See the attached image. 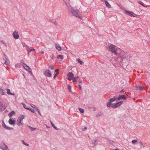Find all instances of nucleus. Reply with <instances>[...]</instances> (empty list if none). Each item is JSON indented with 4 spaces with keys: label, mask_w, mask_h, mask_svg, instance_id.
Masks as SVG:
<instances>
[{
    "label": "nucleus",
    "mask_w": 150,
    "mask_h": 150,
    "mask_svg": "<svg viewBox=\"0 0 150 150\" xmlns=\"http://www.w3.org/2000/svg\"><path fill=\"white\" fill-rule=\"evenodd\" d=\"M130 53L128 52L126 53L121 56V61L122 63H125L126 64L128 63L130 57Z\"/></svg>",
    "instance_id": "f257e3e1"
},
{
    "label": "nucleus",
    "mask_w": 150,
    "mask_h": 150,
    "mask_svg": "<svg viewBox=\"0 0 150 150\" xmlns=\"http://www.w3.org/2000/svg\"><path fill=\"white\" fill-rule=\"evenodd\" d=\"M109 50L112 53H114L115 55H116L118 53L117 51L119 50V48L114 45L111 44L109 46Z\"/></svg>",
    "instance_id": "f03ea898"
},
{
    "label": "nucleus",
    "mask_w": 150,
    "mask_h": 150,
    "mask_svg": "<svg viewBox=\"0 0 150 150\" xmlns=\"http://www.w3.org/2000/svg\"><path fill=\"white\" fill-rule=\"evenodd\" d=\"M22 65L24 69L28 71L29 73L32 74V69L29 66L24 62L22 63Z\"/></svg>",
    "instance_id": "7ed1b4c3"
},
{
    "label": "nucleus",
    "mask_w": 150,
    "mask_h": 150,
    "mask_svg": "<svg viewBox=\"0 0 150 150\" xmlns=\"http://www.w3.org/2000/svg\"><path fill=\"white\" fill-rule=\"evenodd\" d=\"M71 12L72 13V15H73L74 16L77 17L81 19L80 16H79L78 14V11L71 9Z\"/></svg>",
    "instance_id": "20e7f679"
},
{
    "label": "nucleus",
    "mask_w": 150,
    "mask_h": 150,
    "mask_svg": "<svg viewBox=\"0 0 150 150\" xmlns=\"http://www.w3.org/2000/svg\"><path fill=\"white\" fill-rule=\"evenodd\" d=\"M43 74L45 76H47L49 77L52 76V74L50 72V70L49 69L44 70Z\"/></svg>",
    "instance_id": "39448f33"
},
{
    "label": "nucleus",
    "mask_w": 150,
    "mask_h": 150,
    "mask_svg": "<svg viewBox=\"0 0 150 150\" xmlns=\"http://www.w3.org/2000/svg\"><path fill=\"white\" fill-rule=\"evenodd\" d=\"M122 103L123 101H121L117 103H113V105L112 106V107L113 108H116L120 106Z\"/></svg>",
    "instance_id": "423d86ee"
},
{
    "label": "nucleus",
    "mask_w": 150,
    "mask_h": 150,
    "mask_svg": "<svg viewBox=\"0 0 150 150\" xmlns=\"http://www.w3.org/2000/svg\"><path fill=\"white\" fill-rule=\"evenodd\" d=\"M2 127L8 130H12L13 129V127H7L5 124V123L4 122V120H3L2 121Z\"/></svg>",
    "instance_id": "0eeeda50"
},
{
    "label": "nucleus",
    "mask_w": 150,
    "mask_h": 150,
    "mask_svg": "<svg viewBox=\"0 0 150 150\" xmlns=\"http://www.w3.org/2000/svg\"><path fill=\"white\" fill-rule=\"evenodd\" d=\"M13 36L14 38L16 39H18L19 37V35L18 32L16 30L14 31L13 34Z\"/></svg>",
    "instance_id": "6e6552de"
},
{
    "label": "nucleus",
    "mask_w": 150,
    "mask_h": 150,
    "mask_svg": "<svg viewBox=\"0 0 150 150\" xmlns=\"http://www.w3.org/2000/svg\"><path fill=\"white\" fill-rule=\"evenodd\" d=\"M0 148L4 150H6L8 147L4 143H0Z\"/></svg>",
    "instance_id": "1a4fd4ad"
},
{
    "label": "nucleus",
    "mask_w": 150,
    "mask_h": 150,
    "mask_svg": "<svg viewBox=\"0 0 150 150\" xmlns=\"http://www.w3.org/2000/svg\"><path fill=\"white\" fill-rule=\"evenodd\" d=\"M125 13L127 14V15L129 16L132 17H135L134 16L133 14H134L132 12H131L125 10Z\"/></svg>",
    "instance_id": "9d476101"
},
{
    "label": "nucleus",
    "mask_w": 150,
    "mask_h": 150,
    "mask_svg": "<svg viewBox=\"0 0 150 150\" xmlns=\"http://www.w3.org/2000/svg\"><path fill=\"white\" fill-rule=\"evenodd\" d=\"M67 76L69 78L68 80L71 81V79L74 78V75L72 72H69L68 73Z\"/></svg>",
    "instance_id": "9b49d317"
},
{
    "label": "nucleus",
    "mask_w": 150,
    "mask_h": 150,
    "mask_svg": "<svg viewBox=\"0 0 150 150\" xmlns=\"http://www.w3.org/2000/svg\"><path fill=\"white\" fill-rule=\"evenodd\" d=\"M122 99L123 100H126L127 99V98L124 95H120L119 97L117 98V101H119L121 99Z\"/></svg>",
    "instance_id": "f8f14e48"
},
{
    "label": "nucleus",
    "mask_w": 150,
    "mask_h": 150,
    "mask_svg": "<svg viewBox=\"0 0 150 150\" xmlns=\"http://www.w3.org/2000/svg\"><path fill=\"white\" fill-rule=\"evenodd\" d=\"M8 122L11 125H13L16 123L15 120H12V118H10Z\"/></svg>",
    "instance_id": "ddd939ff"
},
{
    "label": "nucleus",
    "mask_w": 150,
    "mask_h": 150,
    "mask_svg": "<svg viewBox=\"0 0 150 150\" xmlns=\"http://www.w3.org/2000/svg\"><path fill=\"white\" fill-rule=\"evenodd\" d=\"M105 3V4L106 6L108 8H111V6L108 3V2L106 0H104Z\"/></svg>",
    "instance_id": "4468645a"
},
{
    "label": "nucleus",
    "mask_w": 150,
    "mask_h": 150,
    "mask_svg": "<svg viewBox=\"0 0 150 150\" xmlns=\"http://www.w3.org/2000/svg\"><path fill=\"white\" fill-rule=\"evenodd\" d=\"M135 87L137 89L139 90H142L144 88V87L139 86H135Z\"/></svg>",
    "instance_id": "2eb2a0df"
},
{
    "label": "nucleus",
    "mask_w": 150,
    "mask_h": 150,
    "mask_svg": "<svg viewBox=\"0 0 150 150\" xmlns=\"http://www.w3.org/2000/svg\"><path fill=\"white\" fill-rule=\"evenodd\" d=\"M21 120H20L18 118V119L16 124L19 126H21L23 125L22 123L21 122Z\"/></svg>",
    "instance_id": "dca6fc26"
},
{
    "label": "nucleus",
    "mask_w": 150,
    "mask_h": 150,
    "mask_svg": "<svg viewBox=\"0 0 150 150\" xmlns=\"http://www.w3.org/2000/svg\"><path fill=\"white\" fill-rule=\"evenodd\" d=\"M113 105V104L112 103V102L110 101L109 102H108L106 103V105L107 106L109 107L110 108L111 107H112V106Z\"/></svg>",
    "instance_id": "f3484780"
},
{
    "label": "nucleus",
    "mask_w": 150,
    "mask_h": 150,
    "mask_svg": "<svg viewBox=\"0 0 150 150\" xmlns=\"http://www.w3.org/2000/svg\"><path fill=\"white\" fill-rule=\"evenodd\" d=\"M117 99V97L116 96H114L112 98L110 99L109 100L111 102H113L115 101Z\"/></svg>",
    "instance_id": "a211bd4d"
},
{
    "label": "nucleus",
    "mask_w": 150,
    "mask_h": 150,
    "mask_svg": "<svg viewBox=\"0 0 150 150\" xmlns=\"http://www.w3.org/2000/svg\"><path fill=\"white\" fill-rule=\"evenodd\" d=\"M56 48L57 50L60 51L62 50V48L60 46L58 45H55Z\"/></svg>",
    "instance_id": "6ab92c4d"
},
{
    "label": "nucleus",
    "mask_w": 150,
    "mask_h": 150,
    "mask_svg": "<svg viewBox=\"0 0 150 150\" xmlns=\"http://www.w3.org/2000/svg\"><path fill=\"white\" fill-rule=\"evenodd\" d=\"M138 3L140 4L142 6L144 7H145L146 8H147V6L146 5H144L143 3H142V2L139 1H138Z\"/></svg>",
    "instance_id": "aec40b11"
},
{
    "label": "nucleus",
    "mask_w": 150,
    "mask_h": 150,
    "mask_svg": "<svg viewBox=\"0 0 150 150\" xmlns=\"http://www.w3.org/2000/svg\"><path fill=\"white\" fill-rule=\"evenodd\" d=\"M50 123L52 125V126L56 130H58L59 129H58L55 126V125H54L53 123V122H52L51 121H50Z\"/></svg>",
    "instance_id": "412c9836"
},
{
    "label": "nucleus",
    "mask_w": 150,
    "mask_h": 150,
    "mask_svg": "<svg viewBox=\"0 0 150 150\" xmlns=\"http://www.w3.org/2000/svg\"><path fill=\"white\" fill-rule=\"evenodd\" d=\"M15 113V112L14 111H12L10 112V113L9 114L8 116H9V117H11Z\"/></svg>",
    "instance_id": "4be33fe9"
},
{
    "label": "nucleus",
    "mask_w": 150,
    "mask_h": 150,
    "mask_svg": "<svg viewBox=\"0 0 150 150\" xmlns=\"http://www.w3.org/2000/svg\"><path fill=\"white\" fill-rule=\"evenodd\" d=\"M79 79V77L78 76H76L75 77L73 78V82H76L77 81V80Z\"/></svg>",
    "instance_id": "5701e85b"
},
{
    "label": "nucleus",
    "mask_w": 150,
    "mask_h": 150,
    "mask_svg": "<svg viewBox=\"0 0 150 150\" xmlns=\"http://www.w3.org/2000/svg\"><path fill=\"white\" fill-rule=\"evenodd\" d=\"M57 58L58 59L61 58V59H63V57L62 55L59 54L57 55Z\"/></svg>",
    "instance_id": "b1692460"
},
{
    "label": "nucleus",
    "mask_w": 150,
    "mask_h": 150,
    "mask_svg": "<svg viewBox=\"0 0 150 150\" xmlns=\"http://www.w3.org/2000/svg\"><path fill=\"white\" fill-rule=\"evenodd\" d=\"M25 117V116L23 115H21L18 118L21 120H22Z\"/></svg>",
    "instance_id": "393cba45"
},
{
    "label": "nucleus",
    "mask_w": 150,
    "mask_h": 150,
    "mask_svg": "<svg viewBox=\"0 0 150 150\" xmlns=\"http://www.w3.org/2000/svg\"><path fill=\"white\" fill-rule=\"evenodd\" d=\"M77 61L78 62L80 63L81 64H82L83 63V62L79 58L78 59Z\"/></svg>",
    "instance_id": "a878e982"
},
{
    "label": "nucleus",
    "mask_w": 150,
    "mask_h": 150,
    "mask_svg": "<svg viewBox=\"0 0 150 150\" xmlns=\"http://www.w3.org/2000/svg\"><path fill=\"white\" fill-rule=\"evenodd\" d=\"M5 62H4V63L6 64L7 65H8L9 64L10 62L8 59V60H5Z\"/></svg>",
    "instance_id": "bb28decb"
},
{
    "label": "nucleus",
    "mask_w": 150,
    "mask_h": 150,
    "mask_svg": "<svg viewBox=\"0 0 150 150\" xmlns=\"http://www.w3.org/2000/svg\"><path fill=\"white\" fill-rule=\"evenodd\" d=\"M27 110H30L31 111V112L34 113L35 112V110L34 109L31 108H28V109H27Z\"/></svg>",
    "instance_id": "cd10ccee"
},
{
    "label": "nucleus",
    "mask_w": 150,
    "mask_h": 150,
    "mask_svg": "<svg viewBox=\"0 0 150 150\" xmlns=\"http://www.w3.org/2000/svg\"><path fill=\"white\" fill-rule=\"evenodd\" d=\"M30 105L32 107L34 108L35 110L37 108V107L34 105L30 104Z\"/></svg>",
    "instance_id": "c85d7f7f"
},
{
    "label": "nucleus",
    "mask_w": 150,
    "mask_h": 150,
    "mask_svg": "<svg viewBox=\"0 0 150 150\" xmlns=\"http://www.w3.org/2000/svg\"><path fill=\"white\" fill-rule=\"evenodd\" d=\"M28 127H29V128L32 131H33L34 130H36V128H33V127H30V126H28Z\"/></svg>",
    "instance_id": "c756f323"
},
{
    "label": "nucleus",
    "mask_w": 150,
    "mask_h": 150,
    "mask_svg": "<svg viewBox=\"0 0 150 150\" xmlns=\"http://www.w3.org/2000/svg\"><path fill=\"white\" fill-rule=\"evenodd\" d=\"M79 111H80V112L81 113H83L84 112V110L82 108H79Z\"/></svg>",
    "instance_id": "7c9ffc66"
},
{
    "label": "nucleus",
    "mask_w": 150,
    "mask_h": 150,
    "mask_svg": "<svg viewBox=\"0 0 150 150\" xmlns=\"http://www.w3.org/2000/svg\"><path fill=\"white\" fill-rule=\"evenodd\" d=\"M32 51H34V52H35V50L33 48V47H31V49L29 51H28V53H29V52H31Z\"/></svg>",
    "instance_id": "2f4dec72"
},
{
    "label": "nucleus",
    "mask_w": 150,
    "mask_h": 150,
    "mask_svg": "<svg viewBox=\"0 0 150 150\" xmlns=\"http://www.w3.org/2000/svg\"><path fill=\"white\" fill-rule=\"evenodd\" d=\"M7 93L8 95H11V92L10 90L9 89L7 90Z\"/></svg>",
    "instance_id": "473e14b6"
},
{
    "label": "nucleus",
    "mask_w": 150,
    "mask_h": 150,
    "mask_svg": "<svg viewBox=\"0 0 150 150\" xmlns=\"http://www.w3.org/2000/svg\"><path fill=\"white\" fill-rule=\"evenodd\" d=\"M103 113L102 112H100V113H98L96 115L97 116L99 117L100 116L103 115Z\"/></svg>",
    "instance_id": "72a5a7b5"
},
{
    "label": "nucleus",
    "mask_w": 150,
    "mask_h": 150,
    "mask_svg": "<svg viewBox=\"0 0 150 150\" xmlns=\"http://www.w3.org/2000/svg\"><path fill=\"white\" fill-rule=\"evenodd\" d=\"M68 89L69 91L70 92H71V87L69 85H68Z\"/></svg>",
    "instance_id": "f704fd0d"
},
{
    "label": "nucleus",
    "mask_w": 150,
    "mask_h": 150,
    "mask_svg": "<svg viewBox=\"0 0 150 150\" xmlns=\"http://www.w3.org/2000/svg\"><path fill=\"white\" fill-rule=\"evenodd\" d=\"M23 143L26 146H29V144L25 143L23 140H22Z\"/></svg>",
    "instance_id": "c9c22d12"
},
{
    "label": "nucleus",
    "mask_w": 150,
    "mask_h": 150,
    "mask_svg": "<svg viewBox=\"0 0 150 150\" xmlns=\"http://www.w3.org/2000/svg\"><path fill=\"white\" fill-rule=\"evenodd\" d=\"M137 142V141L136 139L133 140L132 141V144H134V143H136Z\"/></svg>",
    "instance_id": "e433bc0d"
},
{
    "label": "nucleus",
    "mask_w": 150,
    "mask_h": 150,
    "mask_svg": "<svg viewBox=\"0 0 150 150\" xmlns=\"http://www.w3.org/2000/svg\"><path fill=\"white\" fill-rule=\"evenodd\" d=\"M3 106V103L1 102L0 101V109H1L2 108Z\"/></svg>",
    "instance_id": "4c0bfd02"
},
{
    "label": "nucleus",
    "mask_w": 150,
    "mask_h": 150,
    "mask_svg": "<svg viewBox=\"0 0 150 150\" xmlns=\"http://www.w3.org/2000/svg\"><path fill=\"white\" fill-rule=\"evenodd\" d=\"M22 104H23V107L25 109L27 110V109H28V108H27V107H26V105L24 103H23Z\"/></svg>",
    "instance_id": "58836bf2"
},
{
    "label": "nucleus",
    "mask_w": 150,
    "mask_h": 150,
    "mask_svg": "<svg viewBox=\"0 0 150 150\" xmlns=\"http://www.w3.org/2000/svg\"><path fill=\"white\" fill-rule=\"evenodd\" d=\"M59 69H57L55 70V72L56 73V74H59Z\"/></svg>",
    "instance_id": "ea45409f"
},
{
    "label": "nucleus",
    "mask_w": 150,
    "mask_h": 150,
    "mask_svg": "<svg viewBox=\"0 0 150 150\" xmlns=\"http://www.w3.org/2000/svg\"><path fill=\"white\" fill-rule=\"evenodd\" d=\"M35 110L38 112V113L40 115H41V113H40V112L38 108H37L35 109Z\"/></svg>",
    "instance_id": "a19ab883"
},
{
    "label": "nucleus",
    "mask_w": 150,
    "mask_h": 150,
    "mask_svg": "<svg viewBox=\"0 0 150 150\" xmlns=\"http://www.w3.org/2000/svg\"><path fill=\"white\" fill-rule=\"evenodd\" d=\"M4 55L5 57L4 59V60H8V59H7V56L5 54H4Z\"/></svg>",
    "instance_id": "79ce46f5"
},
{
    "label": "nucleus",
    "mask_w": 150,
    "mask_h": 150,
    "mask_svg": "<svg viewBox=\"0 0 150 150\" xmlns=\"http://www.w3.org/2000/svg\"><path fill=\"white\" fill-rule=\"evenodd\" d=\"M49 68H50L51 70H53L54 69V67L53 66H49Z\"/></svg>",
    "instance_id": "37998d69"
},
{
    "label": "nucleus",
    "mask_w": 150,
    "mask_h": 150,
    "mask_svg": "<svg viewBox=\"0 0 150 150\" xmlns=\"http://www.w3.org/2000/svg\"><path fill=\"white\" fill-rule=\"evenodd\" d=\"M78 82L79 83H82V79H81V78H80L79 80H78Z\"/></svg>",
    "instance_id": "c03bdc74"
},
{
    "label": "nucleus",
    "mask_w": 150,
    "mask_h": 150,
    "mask_svg": "<svg viewBox=\"0 0 150 150\" xmlns=\"http://www.w3.org/2000/svg\"><path fill=\"white\" fill-rule=\"evenodd\" d=\"M55 58V57L54 54H52L51 57V59H53Z\"/></svg>",
    "instance_id": "a18cd8bd"
},
{
    "label": "nucleus",
    "mask_w": 150,
    "mask_h": 150,
    "mask_svg": "<svg viewBox=\"0 0 150 150\" xmlns=\"http://www.w3.org/2000/svg\"><path fill=\"white\" fill-rule=\"evenodd\" d=\"M94 141V146H96L97 144V143H96V140H93Z\"/></svg>",
    "instance_id": "49530a36"
},
{
    "label": "nucleus",
    "mask_w": 150,
    "mask_h": 150,
    "mask_svg": "<svg viewBox=\"0 0 150 150\" xmlns=\"http://www.w3.org/2000/svg\"><path fill=\"white\" fill-rule=\"evenodd\" d=\"M78 86H79V89L80 90H81V88H82L81 86L79 84Z\"/></svg>",
    "instance_id": "de8ad7c7"
},
{
    "label": "nucleus",
    "mask_w": 150,
    "mask_h": 150,
    "mask_svg": "<svg viewBox=\"0 0 150 150\" xmlns=\"http://www.w3.org/2000/svg\"><path fill=\"white\" fill-rule=\"evenodd\" d=\"M54 23V25H56L57 24V22L56 21H54V22H52Z\"/></svg>",
    "instance_id": "09e8293b"
},
{
    "label": "nucleus",
    "mask_w": 150,
    "mask_h": 150,
    "mask_svg": "<svg viewBox=\"0 0 150 150\" xmlns=\"http://www.w3.org/2000/svg\"><path fill=\"white\" fill-rule=\"evenodd\" d=\"M58 74H54V77H53V78L54 79H55L56 78V77L57 76Z\"/></svg>",
    "instance_id": "8fccbe9b"
},
{
    "label": "nucleus",
    "mask_w": 150,
    "mask_h": 150,
    "mask_svg": "<svg viewBox=\"0 0 150 150\" xmlns=\"http://www.w3.org/2000/svg\"><path fill=\"white\" fill-rule=\"evenodd\" d=\"M124 93V91L123 90L121 91H120L119 92V93H121L123 94V93Z\"/></svg>",
    "instance_id": "3c124183"
},
{
    "label": "nucleus",
    "mask_w": 150,
    "mask_h": 150,
    "mask_svg": "<svg viewBox=\"0 0 150 150\" xmlns=\"http://www.w3.org/2000/svg\"><path fill=\"white\" fill-rule=\"evenodd\" d=\"M1 42H2V43L4 44H5V43L4 42V41L3 40H1Z\"/></svg>",
    "instance_id": "603ef678"
},
{
    "label": "nucleus",
    "mask_w": 150,
    "mask_h": 150,
    "mask_svg": "<svg viewBox=\"0 0 150 150\" xmlns=\"http://www.w3.org/2000/svg\"><path fill=\"white\" fill-rule=\"evenodd\" d=\"M41 52L42 54H44V52L43 51H41Z\"/></svg>",
    "instance_id": "864d4df0"
},
{
    "label": "nucleus",
    "mask_w": 150,
    "mask_h": 150,
    "mask_svg": "<svg viewBox=\"0 0 150 150\" xmlns=\"http://www.w3.org/2000/svg\"><path fill=\"white\" fill-rule=\"evenodd\" d=\"M2 95H4V91H2Z\"/></svg>",
    "instance_id": "5fc2aeb1"
},
{
    "label": "nucleus",
    "mask_w": 150,
    "mask_h": 150,
    "mask_svg": "<svg viewBox=\"0 0 150 150\" xmlns=\"http://www.w3.org/2000/svg\"><path fill=\"white\" fill-rule=\"evenodd\" d=\"M48 21L49 22H51L52 23V20H51L49 19V20H48Z\"/></svg>",
    "instance_id": "6e6d98bb"
},
{
    "label": "nucleus",
    "mask_w": 150,
    "mask_h": 150,
    "mask_svg": "<svg viewBox=\"0 0 150 150\" xmlns=\"http://www.w3.org/2000/svg\"><path fill=\"white\" fill-rule=\"evenodd\" d=\"M11 95H12L13 96H14L15 95V94L14 93H11Z\"/></svg>",
    "instance_id": "4d7b16f0"
},
{
    "label": "nucleus",
    "mask_w": 150,
    "mask_h": 150,
    "mask_svg": "<svg viewBox=\"0 0 150 150\" xmlns=\"http://www.w3.org/2000/svg\"><path fill=\"white\" fill-rule=\"evenodd\" d=\"M87 128V127H85L84 128V129H86Z\"/></svg>",
    "instance_id": "13d9d810"
},
{
    "label": "nucleus",
    "mask_w": 150,
    "mask_h": 150,
    "mask_svg": "<svg viewBox=\"0 0 150 150\" xmlns=\"http://www.w3.org/2000/svg\"><path fill=\"white\" fill-rule=\"evenodd\" d=\"M142 144V142H140V144Z\"/></svg>",
    "instance_id": "bf43d9fd"
},
{
    "label": "nucleus",
    "mask_w": 150,
    "mask_h": 150,
    "mask_svg": "<svg viewBox=\"0 0 150 150\" xmlns=\"http://www.w3.org/2000/svg\"><path fill=\"white\" fill-rule=\"evenodd\" d=\"M82 130H83V131H84V129H83Z\"/></svg>",
    "instance_id": "052dcab7"
}]
</instances>
